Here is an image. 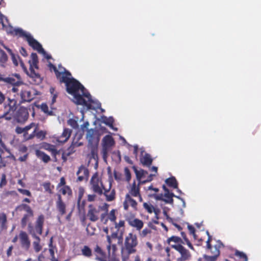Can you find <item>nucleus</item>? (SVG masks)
Here are the masks:
<instances>
[{
  "label": "nucleus",
  "instance_id": "nucleus-1",
  "mask_svg": "<svg viewBox=\"0 0 261 261\" xmlns=\"http://www.w3.org/2000/svg\"><path fill=\"white\" fill-rule=\"evenodd\" d=\"M59 82L65 84L67 92L73 96L74 102L76 105L85 106L88 109H95L92 107L94 101L90 93L79 81L72 76L70 72L65 73V76H62Z\"/></svg>",
  "mask_w": 261,
  "mask_h": 261
},
{
  "label": "nucleus",
  "instance_id": "nucleus-2",
  "mask_svg": "<svg viewBox=\"0 0 261 261\" xmlns=\"http://www.w3.org/2000/svg\"><path fill=\"white\" fill-rule=\"evenodd\" d=\"M138 244L139 241L136 234L129 232L125 236L124 244L121 248L122 261H127L131 254L137 252Z\"/></svg>",
  "mask_w": 261,
  "mask_h": 261
},
{
  "label": "nucleus",
  "instance_id": "nucleus-3",
  "mask_svg": "<svg viewBox=\"0 0 261 261\" xmlns=\"http://www.w3.org/2000/svg\"><path fill=\"white\" fill-rule=\"evenodd\" d=\"M45 221V217L43 214L39 215L35 222L33 226L31 223L28 225V231L32 237L35 240L33 243V246L36 252H39L42 249L40 245V239L37 234L41 235Z\"/></svg>",
  "mask_w": 261,
  "mask_h": 261
},
{
  "label": "nucleus",
  "instance_id": "nucleus-4",
  "mask_svg": "<svg viewBox=\"0 0 261 261\" xmlns=\"http://www.w3.org/2000/svg\"><path fill=\"white\" fill-rule=\"evenodd\" d=\"M14 35L23 37L28 41L29 45L34 49L37 50L39 53L45 54L46 53L42 48V45L35 40L30 34H27L21 29L17 28L13 30L12 32Z\"/></svg>",
  "mask_w": 261,
  "mask_h": 261
},
{
  "label": "nucleus",
  "instance_id": "nucleus-5",
  "mask_svg": "<svg viewBox=\"0 0 261 261\" xmlns=\"http://www.w3.org/2000/svg\"><path fill=\"white\" fill-rule=\"evenodd\" d=\"M27 202L31 203V200L28 198H25L22 200V203L16 206L15 210L18 212L24 211L25 214L23 215L21 219V225L22 227H25L28 222L30 221V218L34 216V211L31 207L28 204L24 203Z\"/></svg>",
  "mask_w": 261,
  "mask_h": 261
},
{
  "label": "nucleus",
  "instance_id": "nucleus-6",
  "mask_svg": "<svg viewBox=\"0 0 261 261\" xmlns=\"http://www.w3.org/2000/svg\"><path fill=\"white\" fill-rule=\"evenodd\" d=\"M17 100L15 98H8L4 103L3 112L0 113V118H5L6 120H11L17 108Z\"/></svg>",
  "mask_w": 261,
  "mask_h": 261
},
{
  "label": "nucleus",
  "instance_id": "nucleus-7",
  "mask_svg": "<svg viewBox=\"0 0 261 261\" xmlns=\"http://www.w3.org/2000/svg\"><path fill=\"white\" fill-rule=\"evenodd\" d=\"M74 147L73 145H71L66 151H63V150H58L55 146L51 145L48 150L50 151L55 162H57L58 160V156L61 155L63 162H66L67 160V157L74 152Z\"/></svg>",
  "mask_w": 261,
  "mask_h": 261
},
{
  "label": "nucleus",
  "instance_id": "nucleus-8",
  "mask_svg": "<svg viewBox=\"0 0 261 261\" xmlns=\"http://www.w3.org/2000/svg\"><path fill=\"white\" fill-rule=\"evenodd\" d=\"M86 138L88 141V145L91 147H96L100 140V134L95 129H88L86 134Z\"/></svg>",
  "mask_w": 261,
  "mask_h": 261
},
{
  "label": "nucleus",
  "instance_id": "nucleus-9",
  "mask_svg": "<svg viewBox=\"0 0 261 261\" xmlns=\"http://www.w3.org/2000/svg\"><path fill=\"white\" fill-rule=\"evenodd\" d=\"M90 184L93 191L101 195L103 193V187H105L101 180L98 178V175L97 172L95 173L92 176L90 180Z\"/></svg>",
  "mask_w": 261,
  "mask_h": 261
},
{
  "label": "nucleus",
  "instance_id": "nucleus-10",
  "mask_svg": "<svg viewBox=\"0 0 261 261\" xmlns=\"http://www.w3.org/2000/svg\"><path fill=\"white\" fill-rule=\"evenodd\" d=\"M171 247L178 251L180 256L176 259V261H186L190 258V252L186 249L181 244H171Z\"/></svg>",
  "mask_w": 261,
  "mask_h": 261
},
{
  "label": "nucleus",
  "instance_id": "nucleus-11",
  "mask_svg": "<svg viewBox=\"0 0 261 261\" xmlns=\"http://www.w3.org/2000/svg\"><path fill=\"white\" fill-rule=\"evenodd\" d=\"M31 61H29L30 76L33 78H39L40 75L38 73L35 72L34 68L38 69V59L36 53H32L31 55Z\"/></svg>",
  "mask_w": 261,
  "mask_h": 261
},
{
  "label": "nucleus",
  "instance_id": "nucleus-12",
  "mask_svg": "<svg viewBox=\"0 0 261 261\" xmlns=\"http://www.w3.org/2000/svg\"><path fill=\"white\" fill-rule=\"evenodd\" d=\"M101 207L100 206L95 207L93 205H89V210L87 213L88 219L92 222H96L99 218V214Z\"/></svg>",
  "mask_w": 261,
  "mask_h": 261
},
{
  "label": "nucleus",
  "instance_id": "nucleus-13",
  "mask_svg": "<svg viewBox=\"0 0 261 261\" xmlns=\"http://www.w3.org/2000/svg\"><path fill=\"white\" fill-rule=\"evenodd\" d=\"M207 234L208 236V239L206 241L207 249L210 250L211 252L213 254V255H216L217 257H218L220 254V248L223 246V245L220 241H218V244L215 245L214 247H213L211 244L212 237L210 235L208 231H207Z\"/></svg>",
  "mask_w": 261,
  "mask_h": 261
},
{
  "label": "nucleus",
  "instance_id": "nucleus-14",
  "mask_svg": "<svg viewBox=\"0 0 261 261\" xmlns=\"http://www.w3.org/2000/svg\"><path fill=\"white\" fill-rule=\"evenodd\" d=\"M19 239L21 247L25 250H28L31 246V241L27 233L21 231L19 234Z\"/></svg>",
  "mask_w": 261,
  "mask_h": 261
},
{
  "label": "nucleus",
  "instance_id": "nucleus-15",
  "mask_svg": "<svg viewBox=\"0 0 261 261\" xmlns=\"http://www.w3.org/2000/svg\"><path fill=\"white\" fill-rule=\"evenodd\" d=\"M77 176V182H81L84 179L87 180L89 176V171L88 169L85 166L82 165L78 169L76 173Z\"/></svg>",
  "mask_w": 261,
  "mask_h": 261
},
{
  "label": "nucleus",
  "instance_id": "nucleus-16",
  "mask_svg": "<svg viewBox=\"0 0 261 261\" xmlns=\"http://www.w3.org/2000/svg\"><path fill=\"white\" fill-rule=\"evenodd\" d=\"M28 109L23 107H20L17 112L16 118L19 123H24L29 118Z\"/></svg>",
  "mask_w": 261,
  "mask_h": 261
},
{
  "label": "nucleus",
  "instance_id": "nucleus-17",
  "mask_svg": "<svg viewBox=\"0 0 261 261\" xmlns=\"http://www.w3.org/2000/svg\"><path fill=\"white\" fill-rule=\"evenodd\" d=\"M3 82L12 85V86H21L23 84V82L19 74L15 73L12 76L3 77Z\"/></svg>",
  "mask_w": 261,
  "mask_h": 261
},
{
  "label": "nucleus",
  "instance_id": "nucleus-18",
  "mask_svg": "<svg viewBox=\"0 0 261 261\" xmlns=\"http://www.w3.org/2000/svg\"><path fill=\"white\" fill-rule=\"evenodd\" d=\"M126 220L129 225L132 227L135 228L137 231H140L143 227L144 222L142 220L138 218L130 217L127 218Z\"/></svg>",
  "mask_w": 261,
  "mask_h": 261
},
{
  "label": "nucleus",
  "instance_id": "nucleus-19",
  "mask_svg": "<svg viewBox=\"0 0 261 261\" xmlns=\"http://www.w3.org/2000/svg\"><path fill=\"white\" fill-rule=\"evenodd\" d=\"M112 184L111 182H110L109 188H106L105 187H103V193L106 196V199L107 201H112L116 198V192L114 189H112Z\"/></svg>",
  "mask_w": 261,
  "mask_h": 261
},
{
  "label": "nucleus",
  "instance_id": "nucleus-20",
  "mask_svg": "<svg viewBox=\"0 0 261 261\" xmlns=\"http://www.w3.org/2000/svg\"><path fill=\"white\" fill-rule=\"evenodd\" d=\"M20 96L21 100L20 102H30L33 99L34 96L30 91L27 90L23 88H21Z\"/></svg>",
  "mask_w": 261,
  "mask_h": 261
},
{
  "label": "nucleus",
  "instance_id": "nucleus-21",
  "mask_svg": "<svg viewBox=\"0 0 261 261\" xmlns=\"http://www.w3.org/2000/svg\"><path fill=\"white\" fill-rule=\"evenodd\" d=\"M72 130L69 128H65L61 136L56 138V141L60 143L66 142L71 136Z\"/></svg>",
  "mask_w": 261,
  "mask_h": 261
},
{
  "label": "nucleus",
  "instance_id": "nucleus-22",
  "mask_svg": "<svg viewBox=\"0 0 261 261\" xmlns=\"http://www.w3.org/2000/svg\"><path fill=\"white\" fill-rule=\"evenodd\" d=\"M56 207L59 213V215L63 216L66 213V204L63 201L60 195H58V199L56 201Z\"/></svg>",
  "mask_w": 261,
  "mask_h": 261
},
{
  "label": "nucleus",
  "instance_id": "nucleus-23",
  "mask_svg": "<svg viewBox=\"0 0 261 261\" xmlns=\"http://www.w3.org/2000/svg\"><path fill=\"white\" fill-rule=\"evenodd\" d=\"M115 144L113 138L110 135H106L102 139V145L105 150L111 147Z\"/></svg>",
  "mask_w": 261,
  "mask_h": 261
},
{
  "label": "nucleus",
  "instance_id": "nucleus-24",
  "mask_svg": "<svg viewBox=\"0 0 261 261\" xmlns=\"http://www.w3.org/2000/svg\"><path fill=\"white\" fill-rule=\"evenodd\" d=\"M95 252L97 254L95 259L98 261H107L106 253L102 251L101 248L96 246L95 248Z\"/></svg>",
  "mask_w": 261,
  "mask_h": 261
},
{
  "label": "nucleus",
  "instance_id": "nucleus-25",
  "mask_svg": "<svg viewBox=\"0 0 261 261\" xmlns=\"http://www.w3.org/2000/svg\"><path fill=\"white\" fill-rule=\"evenodd\" d=\"M140 162L144 166L150 167L152 163V159L150 155L145 153L144 155L140 158Z\"/></svg>",
  "mask_w": 261,
  "mask_h": 261
},
{
  "label": "nucleus",
  "instance_id": "nucleus-26",
  "mask_svg": "<svg viewBox=\"0 0 261 261\" xmlns=\"http://www.w3.org/2000/svg\"><path fill=\"white\" fill-rule=\"evenodd\" d=\"M48 67L51 71L53 70L54 71L56 76L59 81L61 80L62 76H65V73L66 72H64V71H65L64 69H63V72H59L57 67L51 63H48Z\"/></svg>",
  "mask_w": 261,
  "mask_h": 261
},
{
  "label": "nucleus",
  "instance_id": "nucleus-27",
  "mask_svg": "<svg viewBox=\"0 0 261 261\" xmlns=\"http://www.w3.org/2000/svg\"><path fill=\"white\" fill-rule=\"evenodd\" d=\"M4 47L5 49L7 50L8 53L11 57V59L12 60L13 63L16 66L18 65V61L20 60L19 56L17 54L14 53L12 49L9 48V47L4 45Z\"/></svg>",
  "mask_w": 261,
  "mask_h": 261
},
{
  "label": "nucleus",
  "instance_id": "nucleus-28",
  "mask_svg": "<svg viewBox=\"0 0 261 261\" xmlns=\"http://www.w3.org/2000/svg\"><path fill=\"white\" fill-rule=\"evenodd\" d=\"M38 129V126L35 127L33 132L31 134L29 135L28 137V139H32L34 138L35 136H36L37 138L43 139L45 137V133L42 131L40 130L37 132V130Z\"/></svg>",
  "mask_w": 261,
  "mask_h": 261
},
{
  "label": "nucleus",
  "instance_id": "nucleus-29",
  "mask_svg": "<svg viewBox=\"0 0 261 261\" xmlns=\"http://www.w3.org/2000/svg\"><path fill=\"white\" fill-rule=\"evenodd\" d=\"M7 217L4 213H0V229L1 230L7 229Z\"/></svg>",
  "mask_w": 261,
  "mask_h": 261
},
{
  "label": "nucleus",
  "instance_id": "nucleus-30",
  "mask_svg": "<svg viewBox=\"0 0 261 261\" xmlns=\"http://www.w3.org/2000/svg\"><path fill=\"white\" fill-rule=\"evenodd\" d=\"M36 154L38 158L45 163H48L50 160V156L42 151L36 150Z\"/></svg>",
  "mask_w": 261,
  "mask_h": 261
},
{
  "label": "nucleus",
  "instance_id": "nucleus-31",
  "mask_svg": "<svg viewBox=\"0 0 261 261\" xmlns=\"http://www.w3.org/2000/svg\"><path fill=\"white\" fill-rule=\"evenodd\" d=\"M165 182L169 187L173 189H177L178 188V182L175 177L174 176L167 178L165 180Z\"/></svg>",
  "mask_w": 261,
  "mask_h": 261
},
{
  "label": "nucleus",
  "instance_id": "nucleus-32",
  "mask_svg": "<svg viewBox=\"0 0 261 261\" xmlns=\"http://www.w3.org/2000/svg\"><path fill=\"white\" fill-rule=\"evenodd\" d=\"M6 151L8 152L9 155L4 156V151L2 148H0V168L6 166V163L4 161V159L6 158H10L12 155L9 150L6 149Z\"/></svg>",
  "mask_w": 261,
  "mask_h": 261
},
{
  "label": "nucleus",
  "instance_id": "nucleus-33",
  "mask_svg": "<svg viewBox=\"0 0 261 261\" xmlns=\"http://www.w3.org/2000/svg\"><path fill=\"white\" fill-rule=\"evenodd\" d=\"M115 225V228L117 229L118 231H120V237H122L123 232L124 231L125 227V221L123 220H120L119 222L116 221L114 223Z\"/></svg>",
  "mask_w": 261,
  "mask_h": 261
},
{
  "label": "nucleus",
  "instance_id": "nucleus-34",
  "mask_svg": "<svg viewBox=\"0 0 261 261\" xmlns=\"http://www.w3.org/2000/svg\"><path fill=\"white\" fill-rule=\"evenodd\" d=\"M167 243L171 246V244H184L182 239L179 237L172 236L167 239Z\"/></svg>",
  "mask_w": 261,
  "mask_h": 261
},
{
  "label": "nucleus",
  "instance_id": "nucleus-35",
  "mask_svg": "<svg viewBox=\"0 0 261 261\" xmlns=\"http://www.w3.org/2000/svg\"><path fill=\"white\" fill-rule=\"evenodd\" d=\"M140 193V188L139 186H137L136 183L134 182L130 190L129 191L128 193L127 194H129V196H132L134 197H137L138 195H139Z\"/></svg>",
  "mask_w": 261,
  "mask_h": 261
},
{
  "label": "nucleus",
  "instance_id": "nucleus-36",
  "mask_svg": "<svg viewBox=\"0 0 261 261\" xmlns=\"http://www.w3.org/2000/svg\"><path fill=\"white\" fill-rule=\"evenodd\" d=\"M116 210L114 209L112 210L110 213L107 214L108 217L106 219L105 221L103 222L104 224H107L108 220H110L113 223H115L116 220V216L115 215Z\"/></svg>",
  "mask_w": 261,
  "mask_h": 261
},
{
  "label": "nucleus",
  "instance_id": "nucleus-37",
  "mask_svg": "<svg viewBox=\"0 0 261 261\" xmlns=\"http://www.w3.org/2000/svg\"><path fill=\"white\" fill-rule=\"evenodd\" d=\"M175 196L177 198H179L178 196H176L173 193H170V191L168 192L165 193L164 197L165 199L163 200L167 203H172L173 202V197Z\"/></svg>",
  "mask_w": 261,
  "mask_h": 261
},
{
  "label": "nucleus",
  "instance_id": "nucleus-38",
  "mask_svg": "<svg viewBox=\"0 0 261 261\" xmlns=\"http://www.w3.org/2000/svg\"><path fill=\"white\" fill-rule=\"evenodd\" d=\"M42 186L43 187L45 191L47 192L49 194H51L53 193V190L54 189V186L51 185L49 181L44 182L42 184Z\"/></svg>",
  "mask_w": 261,
  "mask_h": 261
},
{
  "label": "nucleus",
  "instance_id": "nucleus-39",
  "mask_svg": "<svg viewBox=\"0 0 261 261\" xmlns=\"http://www.w3.org/2000/svg\"><path fill=\"white\" fill-rule=\"evenodd\" d=\"M126 199H127V201H128V203H129V205H130L134 210L137 211V202L135 200L133 199L130 196H129V194H126L125 195Z\"/></svg>",
  "mask_w": 261,
  "mask_h": 261
},
{
  "label": "nucleus",
  "instance_id": "nucleus-40",
  "mask_svg": "<svg viewBox=\"0 0 261 261\" xmlns=\"http://www.w3.org/2000/svg\"><path fill=\"white\" fill-rule=\"evenodd\" d=\"M133 169L136 173L137 178L138 180H140L143 178L145 174H147L148 172L144 170H138L137 168L135 166L133 167Z\"/></svg>",
  "mask_w": 261,
  "mask_h": 261
},
{
  "label": "nucleus",
  "instance_id": "nucleus-41",
  "mask_svg": "<svg viewBox=\"0 0 261 261\" xmlns=\"http://www.w3.org/2000/svg\"><path fill=\"white\" fill-rule=\"evenodd\" d=\"M41 110L42 112H43L47 116H53L54 115V113L51 110H48V107L47 104L43 103H42L40 107Z\"/></svg>",
  "mask_w": 261,
  "mask_h": 261
},
{
  "label": "nucleus",
  "instance_id": "nucleus-42",
  "mask_svg": "<svg viewBox=\"0 0 261 261\" xmlns=\"http://www.w3.org/2000/svg\"><path fill=\"white\" fill-rule=\"evenodd\" d=\"M82 254L87 257H90L92 256V250L88 246H84L81 249Z\"/></svg>",
  "mask_w": 261,
  "mask_h": 261
},
{
  "label": "nucleus",
  "instance_id": "nucleus-43",
  "mask_svg": "<svg viewBox=\"0 0 261 261\" xmlns=\"http://www.w3.org/2000/svg\"><path fill=\"white\" fill-rule=\"evenodd\" d=\"M60 191L64 195L67 194L68 196H71L72 194V190L69 186H64L60 189Z\"/></svg>",
  "mask_w": 261,
  "mask_h": 261
},
{
  "label": "nucleus",
  "instance_id": "nucleus-44",
  "mask_svg": "<svg viewBox=\"0 0 261 261\" xmlns=\"http://www.w3.org/2000/svg\"><path fill=\"white\" fill-rule=\"evenodd\" d=\"M8 59V56L6 53L2 49H0V64L6 63Z\"/></svg>",
  "mask_w": 261,
  "mask_h": 261
},
{
  "label": "nucleus",
  "instance_id": "nucleus-45",
  "mask_svg": "<svg viewBox=\"0 0 261 261\" xmlns=\"http://www.w3.org/2000/svg\"><path fill=\"white\" fill-rule=\"evenodd\" d=\"M20 86H13L12 88L11 89L10 92L14 93V96L16 97V95L17 96L20 95L21 88H20Z\"/></svg>",
  "mask_w": 261,
  "mask_h": 261
},
{
  "label": "nucleus",
  "instance_id": "nucleus-46",
  "mask_svg": "<svg viewBox=\"0 0 261 261\" xmlns=\"http://www.w3.org/2000/svg\"><path fill=\"white\" fill-rule=\"evenodd\" d=\"M151 233V230L148 228H145L141 231H139V235L141 238H145Z\"/></svg>",
  "mask_w": 261,
  "mask_h": 261
},
{
  "label": "nucleus",
  "instance_id": "nucleus-47",
  "mask_svg": "<svg viewBox=\"0 0 261 261\" xmlns=\"http://www.w3.org/2000/svg\"><path fill=\"white\" fill-rule=\"evenodd\" d=\"M143 206H144V208L150 214L152 213L153 212V211H154V212L155 213L156 212L154 210V207H153V206L151 204H149L146 202H144L143 203Z\"/></svg>",
  "mask_w": 261,
  "mask_h": 261
},
{
  "label": "nucleus",
  "instance_id": "nucleus-48",
  "mask_svg": "<svg viewBox=\"0 0 261 261\" xmlns=\"http://www.w3.org/2000/svg\"><path fill=\"white\" fill-rule=\"evenodd\" d=\"M235 255L239 257L240 258H242L244 261H248V257L247 255L243 252L237 250L234 253Z\"/></svg>",
  "mask_w": 261,
  "mask_h": 261
},
{
  "label": "nucleus",
  "instance_id": "nucleus-49",
  "mask_svg": "<svg viewBox=\"0 0 261 261\" xmlns=\"http://www.w3.org/2000/svg\"><path fill=\"white\" fill-rule=\"evenodd\" d=\"M68 124L71 126L72 128L74 129L78 128L79 125L77 123V122L73 119H70L68 120Z\"/></svg>",
  "mask_w": 261,
  "mask_h": 261
},
{
  "label": "nucleus",
  "instance_id": "nucleus-50",
  "mask_svg": "<svg viewBox=\"0 0 261 261\" xmlns=\"http://www.w3.org/2000/svg\"><path fill=\"white\" fill-rule=\"evenodd\" d=\"M112 239L111 238V237L109 235L107 236V242L108 243V245L107 246V249L108 250V253L109 255H111V246L113 245L112 243Z\"/></svg>",
  "mask_w": 261,
  "mask_h": 261
},
{
  "label": "nucleus",
  "instance_id": "nucleus-51",
  "mask_svg": "<svg viewBox=\"0 0 261 261\" xmlns=\"http://www.w3.org/2000/svg\"><path fill=\"white\" fill-rule=\"evenodd\" d=\"M37 125L34 122H32L30 123L29 125L26 126L24 128V137H26V136L28 134V131L30 129H31L32 128H35V127H36Z\"/></svg>",
  "mask_w": 261,
  "mask_h": 261
},
{
  "label": "nucleus",
  "instance_id": "nucleus-52",
  "mask_svg": "<svg viewBox=\"0 0 261 261\" xmlns=\"http://www.w3.org/2000/svg\"><path fill=\"white\" fill-rule=\"evenodd\" d=\"M203 258L205 261H216L218 257L216 255L209 256L206 254L203 255Z\"/></svg>",
  "mask_w": 261,
  "mask_h": 261
},
{
  "label": "nucleus",
  "instance_id": "nucleus-53",
  "mask_svg": "<svg viewBox=\"0 0 261 261\" xmlns=\"http://www.w3.org/2000/svg\"><path fill=\"white\" fill-rule=\"evenodd\" d=\"M84 189L82 188H80L79 189V192L78 195V199H77V206L79 207L80 206V203L81 199L83 196L84 194Z\"/></svg>",
  "mask_w": 261,
  "mask_h": 261
},
{
  "label": "nucleus",
  "instance_id": "nucleus-54",
  "mask_svg": "<svg viewBox=\"0 0 261 261\" xmlns=\"http://www.w3.org/2000/svg\"><path fill=\"white\" fill-rule=\"evenodd\" d=\"M84 189L82 188H80L79 189V192L78 195V199H77V206L79 207L80 206V203L81 199L83 196L84 194Z\"/></svg>",
  "mask_w": 261,
  "mask_h": 261
},
{
  "label": "nucleus",
  "instance_id": "nucleus-55",
  "mask_svg": "<svg viewBox=\"0 0 261 261\" xmlns=\"http://www.w3.org/2000/svg\"><path fill=\"white\" fill-rule=\"evenodd\" d=\"M18 191L20 193H21L24 195H27L29 197L32 196V194H31V192L28 190L19 188V189H18Z\"/></svg>",
  "mask_w": 261,
  "mask_h": 261
},
{
  "label": "nucleus",
  "instance_id": "nucleus-56",
  "mask_svg": "<svg viewBox=\"0 0 261 261\" xmlns=\"http://www.w3.org/2000/svg\"><path fill=\"white\" fill-rule=\"evenodd\" d=\"M7 184L6 175L5 173H3L2 175L1 180L0 182V188H3L4 186H6Z\"/></svg>",
  "mask_w": 261,
  "mask_h": 261
},
{
  "label": "nucleus",
  "instance_id": "nucleus-57",
  "mask_svg": "<svg viewBox=\"0 0 261 261\" xmlns=\"http://www.w3.org/2000/svg\"><path fill=\"white\" fill-rule=\"evenodd\" d=\"M188 228L189 231V232L191 234H192L193 236V238L194 239H197V236L195 234V228L192 226L190 225H188Z\"/></svg>",
  "mask_w": 261,
  "mask_h": 261
},
{
  "label": "nucleus",
  "instance_id": "nucleus-58",
  "mask_svg": "<svg viewBox=\"0 0 261 261\" xmlns=\"http://www.w3.org/2000/svg\"><path fill=\"white\" fill-rule=\"evenodd\" d=\"M124 173L126 176V179L127 181H129L131 178V173L128 168H125Z\"/></svg>",
  "mask_w": 261,
  "mask_h": 261
},
{
  "label": "nucleus",
  "instance_id": "nucleus-59",
  "mask_svg": "<svg viewBox=\"0 0 261 261\" xmlns=\"http://www.w3.org/2000/svg\"><path fill=\"white\" fill-rule=\"evenodd\" d=\"M15 132L18 134H21L22 133H23V136H24V131L23 127L17 126L15 128Z\"/></svg>",
  "mask_w": 261,
  "mask_h": 261
},
{
  "label": "nucleus",
  "instance_id": "nucleus-60",
  "mask_svg": "<svg viewBox=\"0 0 261 261\" xmlns=\"http://www.w3.org/2000/svg\"><path fill=\"white\" fill-rule=\"evenodd\" d=\"M104 122L106 125H108L111 128H113L114 121L112 119H107V121H105Z\"/></svg>",
  "mask_w": 261,
  "mask_h": 261
},
{
  "label": "nucleus",
  "instance_id": "nucleus-61",
  "mask_svg": "<svg viewBox=\"0 0 261 261\" xmlns=\"http://www.w3.org/2000/svg\"><path fill=\"white\" fill-rule=\"evenodd\" d=\"M66 184V181L64 177H62L60 179V182L58 185V187H60L61 186H65Z\"/></svg>",
  "mask_w": 261,
  "mask_h": 261
},
{
  "label": "nucleus",
  "instance_id": "nucleus-62",
  "mask_svg": "<svg viewBox=\"0 0 261 261\" xmlns=\"http://www.w3.org/2000/svg\"><path fill=\"white\" fill-rule=\"evenodd\" d=\"M96 195L94 194H90L88 195L87 200L88 201L92 202L95 200Z\"/></svg>",
  "mask_w": 261,
  "mask_h": 261
},
{
  "label": "nucleus",
  "instance_id": "nucleus-63",
  "mask_svg": "<svg viewBox=\"0 0 261 261\" xmlns=\"http://www.w3.org/2000/svg\"><path fill=\"white\" fill-rule=\"evenodd\" d=\"M117 246L116 244H113L111 246V254H112V255H115V252L117 250Z\"/></svg>",
  "mask_w": 261,
  "mask_h": 261
},
{
  "label": "nucleus",
  "instance_id": "nucleus-64",
  "mask_svg": "<svg viewBox=\"0 0 261 261\" xmlns=\"http://www.w3.org/2000/svg\"><path fill=\"white\" fill-rule=\"evenodd\" d=\"M13 249V247L12 245L10 246L9 248L7 250V256L8 257H10L12 255V251Z\"/></svg>",
  "mask_w": 261,
  "mask_h": 261
}]
</instances>
